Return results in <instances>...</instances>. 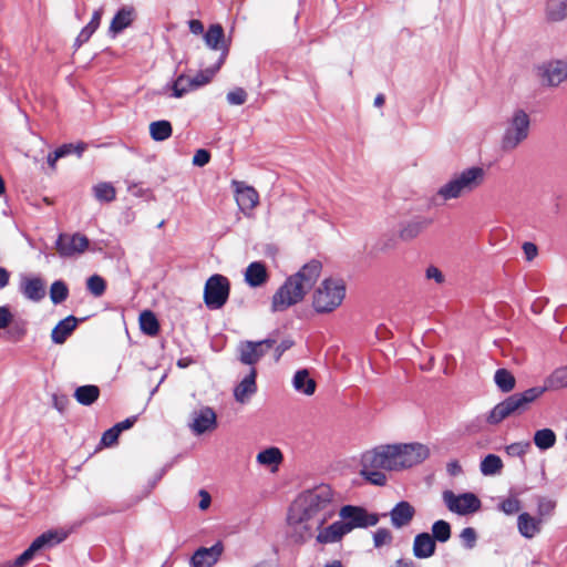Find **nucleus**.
<instances>
[{
    "label": "nucleus",
    "mask_w": 567,
    "mask_h": 567,
    "mask_svg": "<svg viewBox=\"0 0 567 567\" xmlns=\"http://www.w3.org/2000/svg\"><path fill=\"white\" fill-rule=\"evenodd\" d=\"M430 456L427 445L412 443L381 444L361 455V476L375 486H384L386 472H402L423 463Z\"/></svg>",
    "instance_id": "nucleus-1"
},
{
    "label": "nucleus",
    "mask_w": 567,
    "mask_h": 567,
    "mask_svg": "<svg viewBox=\"0 0 567 567\" xmlns=\"http://www.w3.org/2000/svg\"><path fill=\"white\" fill-rule=\"evenodd\" d=\"M321 268L319 261L311 260L303 265L298 272L288 277L272 296L271 310L274 312L284 311L300 302L318 281Z\"/></svg>",
    "instance_id": "nucleus-2"
},
{
    "label": "nucleus",
    "mask_w": 567,
    "mask_h": 567,
    "mask_svg": "<svg viewBox=\"0 0 567 567\" xmlns=\"http://www.w3.org/2000/svg\"><path fill=\"white\" fill-rule=\"evenodd\" d=\"M290 508L321 527L337 512L333 492L328 485H319L301 493L290 505Z\"/></svg>",
    "instance_id": "nucleus-3"
},
{
    "label": "nucleus",
    "mask_w": 567,
    "mask_h": 567,
    "mask_svg": "<svg viewBox=\"0 0 567 567\" xmlns=\"http://www.w3.org/2000/svg\"><path fill=\"white\" fill-rule=\"evenodd\" d=\"M486 172L483 167L472 166L455 173L451 179L443 184L436 192V197L444 202L466 196L485 181Z\"/></svg>",
    "instance_id": "nucleus-4"
},
{
    "label": "nucleus",
    "mask_w": 567,
    "mask_h": 567,
    "mask_svg": "<svg viewBox=\"0 0 567 567\" xmlns=\"http://www.w3.org/2000/svg\"><path fill=\"white\" fill-rule=\"evenodd\" d=\"M546 391H549L546 383L543 386H534L520 393H515L507 396L502 402L497 403L488 413L486 421L492 425L501 423L503 420L514 415L520 414L528 409V406L539 399Z\"/></svg>",
    "instance_id": "nucleus-5"
},
{
    "label": "nucleus",
    "mask_w": 567,
    "mask_h": 567,
    "mask_svg": "<svg viewBox=\"0 0 567 567\" xmlns=\"http://www.w3.org/2000/svg\"><path fill=\"white\" fill-rule=\"evenodd\" d=\"M530 130L529 115L522 109H516L505 122L501 147L504 152L516 150L527 140Z\"/></svg>",
    "instance_id": "nucleus-6"
},
{
    "label": "nucleus",
    "mask_w": 567,
    "mask_h": 567,
    "mask_svg": "<svg viewBox=\"0 0 567 567\" xmlns=\"http://www.w3.org/2000/svg\"><path fill=\"white\" fill-rule=\"evenodd\" d=\"M346 297V286L341 279H324L313 292L312 306L319 313L336 310Z\"/></svg>",
    "instance_id": "nucleus-7"
},
{
    "label": "nucleus",
    "mask_w": 567,
    "mask_h": 567,
    "mask_svg": "<svg viewBox=\"0 0 567 567\" xmlns=\"http://www.w3.org/2000/svg\"><path fill=\"white\" fill-rule=\"evenodd\" d=\"M321 528L305 516L289 508L287 516V537L293 544H305Z\"/></svg>",
    "instance_id": "nucleus-8"
},
{
    "label": "nucleus",
    "mask_w": 567,
    "mask_h": 567,
    "mask_svg": "<svg viewBox=\"0 0 567 567\" xmlns=\"http://www.w3.org/2000/svg\"><path fill=\"white\" fill-rule=\"evenodd\" d=\"M442 498L446 507L458 515H467L481 508V501L473 493L454 494L452 491H444Z\"/></svg>",
    "instance_id": "nucleus-9"
},
{
    "label": "nucleus",
    "mask_w": 567,
    "mask_h": 567,
    "mask_svg": "<svg viewBox=\"0 0 567 567\" xmlns=\"http://www.w3.org/2000/svg\"><path fill=\"white\" fill-rule=\"evenodd\" d=\"M275 346V340L265 339L260 341H241L238 344V358L244 364L251 368Z\"/></svg>",
    "instance_id": "nucleus-10"
},
{
    "label": "nucleus",
    "mask_w": 567,
    "mask_h": 567,
    "mask_svg": "<svg viewBox=\"0 0 567 567\" xmlns=\"http://www.w3.org/2000/svg\"><path fill=\"white\" fill-rule=\"evenodd\" d=\"M90 245L86 236L75 234H61L55 243L58 254L63 258H72L83 254Z\"/></svg>",
    "instance_id": "nucleus-11"
},
{
    "label": "nucleus",
    "mask_w": 567,
    "mask_h": 567,
    "mask_svg": "<svg viewBox=\"0 0 567 567\" xmlns=\"http://www.w3.org/2000/svg\"><path fill=\"white\" fill-rule=\"evenodd\" d=\"M340 516L349 528V533L354 528H364L375 526L379 523L377 514H370L362 507L347 505L340 509Z\"/></svg>",
    "instance_id": "nucleus-12"
},
{
    "label": "nucleus",
    "mask_w": 567,
    "mask_h": 567,
    "mask_svg": "<svg viewBox=\"0 0 567 567\" xmlns=\"http://www.w3.org/2000/svg\"><path fill=\"white\" fill-rule=\"evenodd\" d=\"M231 185L234 187L235 199L239 210L245 216L251 217L254 209L259 204L258 192L254 187L238 181H233Z\"/></svg>",
    "instance_id": "nucleus-13"
},
{
    "label": "nucleus",
    "mask_w": 567,
    "mask_h": 567,
    "mask_svg": "<svg viewBox=\"0 0 567 567\" xmlns=\"http://www.w3.org/2000/svg\"><path fill=\"white\" fill-rule=\"evenodd\" d=\"M544 83L556 86L567 79V62L550 61L539 68Z\"/></svg>",
    "instance_id": "nucleus-14"
},
{
    "label": "nucleus",
    "mask_w": 567,
    "mask_h": 567,
    "mask_svg": "<svg viewBox=\"0 0 567 567\" xmlns=\"http://www.w3.org/2000/svg\"><path fill=\"white\" fill-rule=\"evenodd\" d=\"M256 377V369L250 368L248 374L245 375L243 380L235 386L234 396L238 403H248L251 396L257 392Z\"/></svg>",
    "instance_id": "nucleus-15"
},
{
    "label": "nucleus",
    "mask_w": 567,
    "mask_h": 567,
    "mask_svg": "<svg viewBox=\"0 0 567 567\" xmlns=\"http://www.w3.org/2000/svg\"><path fill=\"white\" fill-rule=\"evenodd\" d=\"M415 515V508L405 501L398 503L390 512L391 524L395 528L408 526Z\"/></svg>",
    "instance_id": "nucleus-16"
},
{
    "label": "nucleus",
    "mask_w": 567,
    "mask_h": 567,
    "mask_svg": "<svg viewBox=\"0 0 567 567\" xmlns=\"http://www.w3.org/2000/svg\"><path fill=\"white\" fill-rule=\"evenodd\" d=\"M436 550V543L429 533H420L414 537L412 551L414 557L426 559L432 557Z\"/></svg>",
    "instance_id": "nucleus-17"
},
{
    "label": "nucleus",
    "mask_w": 567,
    "mask_h": 567,
    "mask_svg": "<svg viewBox=\"0 0 567 567\" xmlns=\"http://www.w3.org/2000/svg\"><path fill=\"white\" fill-rule=\"evenodd\" d=\"M291 383L296 392L307 396L312 395L317 389L316 380L310 375V371L307 369L296 371Z\"/></svg>",
    "instance_id": "nucleus-18"
},
{
    "label": "nucleus",
    "mask_w": 567,
    "mask_h": 567,
    "mask_svg": "<svg viewBox=\"0 0 567 567\" xmlns=\"http://www.w3.org/2000/svg\"><path fill=\"white\" fill-rule=\"evenodd\" d=\"M20 288L23 296L34 302L40 301L45 296L44 282L38 277H23Z\"/></svg>",
    "instance_id": "nucleus-19"
},
{
    "label": "nucleus",
    "mask_w": 567,
    "mask_h": 567,
    "mask_svg": "<svg viewBox=\"0 0 567 567\" xmlns=\"http://www.w3.org/2000/svg\"><path fill=\"white\" fill-rule=\"evenodd\" d=\"M349 533V528L346 526L343 520L334 522L326 528H320L317 534V542L320 544H330L340 540L346 534Z\"/></svg>",
    "instance_id": "nucleus-20"
},
{
    "label": "nucleus",
    "mask_w": 567,
    "mask_h": 567,
    "mask_svg": "<svg viewBox=\"0 0 567 567\" xmlns=\"http://www.w3.org/2000/svg\"><path fill=\"white\" fill-rule=\"evenodd\" d=\"M268 278L267 268L260 261H254L246 268L245 281L249 287H261L268 281Z\"/></svg>",
    "instance_id": "nucleus-21"
},
{
    "label": "nucleus",
    "mask_w": 567,
    "mask_h": 567,
    "mask_svg": "<svg viewBox=\"0 0 567 567\" xmlns=\"http://www.w3.org/2000/svg\"><path fill=\"white\" fill-rule=\"evenodd\" d=\"M135 19V9L131 6L122 7L110 24V32L113 34H117L122 32L124 29L130 27Z\"/></svg>",
    "instance_id": "nucleus-22"
},
{
    "label": "nucleus",
    "mask_w": 567,
    "mask_h": 567,
    "mask_svg": "<svg viewBox=\"0 0 567 567\" xmlns=\"http://www.w3.org/2000/svg\"><path fill=\"white\" fill-rule=\"evenodd\" d=\"M256 461L259 465L269 467L270 471L275 473L282 463L284 455L278 447L271 446L260 451L256 456Z\"/></svg>",
    "instance_id": "nucleus-23"
},
{
    "label": "nucleus",
    "mask_w": 567,
    "mask_h": 567,
    "mask_svg": "<svg viewBox=\"0 0 567 567\" xmlns=\"http://www.w3.org/2000/svg\"><path fill=\"white\" fill-rule=\"evenodd\" d=\"M76 324L78 319L73 316H69L61 320L51 332L52 341L56 344H62L76 328Z\"/></svg>",
    "instance_id": "nucleus-24"
},
{
    "label": "nucleus",
    "mask_w": 567,
    "mask_h": 567,
    "mask_svg": "<svg viewBox=\"0 0 567 567\" xmlns=\"http://www.w3.org/2000/svg\"><path fill=\"white\" fill-rule=\"evenodd\" d=\"M517 526L522 536L533 538L540 532L542 520L530 516L528 513H523L518 516Z\"/></svg>",
    "instance_id": "nucleus-25"
},
{
    "label": "nucleus",
    "mask_w": 567,
    "mask_h": 567,
    "mask_svg": "<svg viewBox=\"0 0 567 567\" xmlns=\"http://www.w3.org/2000/svg\"><path fill=\"white\" fill-rule=\"evenodd\" d=\"M213 425V410L210 408H204L199 411L194 412L193 423L190 424L192 430L200 434L207 431Z\"/></svg>",
    "instance_id": "nucleus-26"
},
{
    "label": "nucleus",
    "mask_w": 567,
    "mask_h": 567,
    "mask_svg": "<svg viewBox=\"0 0 567 567\" xmlns=\"http://www.w3.org/2000/svg\"><path fill=\"white\" fill-rule=\"evenodd\" d=\"M229 40L225 38L221 25L215 24V53L219 52L218 62L215 63V72L220 68L228 55Z\"/></svg>",
    "instance_id": "nucleus-27"
},
{
    "label": "nucleus",
    "mask_w": 567,
    "mask_h": 567,
    "mask_svg": "<svg viewBox=\"0 0 567 567\" xmlns=\"http://www.w3.org/2000/svg\"><path fill=\"white\" fill-rule=\"evenodd\" d=\"M66 536L68 534L63 530H49L37 537L32 543L40 550L60 544Z\"/></svg>",
    "instance_id": "nucleus-28"
},
{
    "label": "nucleus",
    "mask_w": 567,
    "mask_h": 567,
    "mask_svg": "<svg viewBox=\"0 0 567 567\" xmlns=\"http://www.w3.org/2000/svg\"><path fill=\"white\" fill-rule=\"evenodd\" d=\"M100 396V389L96 385L87 384L75 389L74 398L82 405L93 404Z\"/></svg>",
    "instance_id": "nucleus-29"
},
{
    "label": "nucleus",
    "mask_w": 567,
    "mask_h": 567,
    "mask_svg": "<svg viewBox=\"0 0 567 567\" xmlns=\"http://www.w3.org/2000/svg\"><path fill=\"white\" fill-rule=\"evenodd\" d=\"M429 225V221L424 219L411 220L404 224L400 231L399 236L403 240H412L416 238Z\"/></svg>",
    "instance_id": "nucleus-30"
},
{
    "label": "nucleus",
    "mask_w": 567,
    "mask_h": 567,
    "mask_svg": "<svg viewBox=\"0 0 567 567\" xmlns=\"http://www.w3.org/2000/svg\"><path fill=\"white\" fill-rule=\"evenodd\" d=\"M229 290V280L221 275H215V309L221 308L226 303Z\"/></svg>",
    "instance_id": "nucleus-31"
},
{
    "label": "nucleus",
    "mask_w": 567,
    "mask_h": 567,
    "mask_svg": "<svg viewBox=\"0 0 567 567\" xmlns=\"http://www.w3.org/2000/svg\"><path fill=\"white\" fill-rule=\"evenodd\" d=\"M546 17L550 21H561L567 18V0H548Z\"/></svg>",
    "instance_id": "nucleus-32"
},
{
    "label": "nucleus",
    "mask_w": 567,
    "mask_h": 567,
    "mask_svg": "<svg viewBox=\"0 0 567 567\" xmlns=\"http://www.w3.org/2000/svg\"><path fill=\"white\" fill-rule=\"evenodd\" d=\"M494 382L503 393L513 391L516 385L515 377L507 369L496 370L494 374Z\"/></svg>",
    "instance_id": "nucleus-33"
},
{
    "label": "nucleus",
    "mask_w": 567,
    "mask_h": 567,
    "mask_svg": "<svg viewBox=\"0 0 567 567\" xmlns=\"http://www.w3.org/2000/svg\"><path fill=\"white\" fill-rule=\"evenodd\" d=\"M173 128L168 121H155L150 124V135L156 142H163L172 136Z\"/></svg>",
    "instance_id": "nucleus-34"
},
{
    "label": "nucleus",
    "mask_w": 567,
    "mask_h": 567,
    "mask_svg": "<svg viewBox=\"0 0 567 567\" xmlns=\"http://www.w3.org/2000/svg\"><path fill=\"white\" fill-rule=\"evenodd\" d=\"M140 327L145 334L151 337L156 336L159 331L158 320L150 310H145L140 315Z\"/></svg>",
    "instance_id": "nucleus-35"
},
{
    "label": "nucleus",
    "mask_w": 567,
    "mask_h": 567,
    "mask_svg": "<svg viewBox=\"0 0 567 567\" xmlns=\"http://www.w3.org/2000/svg\"><path fill=\"white\" fill-rule=\"evenodd\" d=\"M213 547H200L190 557L189 567H212Z\"/></svg>",
    "instance_id": "nucleus-36"
},
{
    "label": "nucleus",
    "mask_w": 567,
    "mask_h": 567,
    "mask_svg": "<svg viewBox=\"0 0 567 567\" xmlns=\"http://www.w3.org/2000/svg\"><path fill=\"white\" fill-rule=\"evenodd\" d=\"M548 390H558L567 386V367L556 369L544 381Z\"/></svg>",
    "instance_id": "nucleus-37"
},
{
    "label": "nucleus",
    "mask_w": 567,
    "mask_h": 567,
    "mask_svg": "<svg viewBox=\"0 0 567 567\" xmlns=\"http://www.w3.org/2000/svg\"><path fill=\"white\" fill-rule=\"evenodd\" d=\"M534 443L539 450H548L556 443V434L550 429L538 430L534 434Z\"/></svg>",
    "instance_id": "nucleus-38"
},
{
    "label": "nucleus",
    "mask_w": 567,
    "mask_h": 567,
    "mask_svg": "<svg viewBox=\"0 0 567 567\" xmlns=\"http://www.w3.org/2000/svg\"><path fill=\"white\" fill-rule=\"evenodd\" d=\"M503 468V462L499 456L495 454H488L481 462V472L488 476L495 475Z\"/></svg>",
    "instance_id": "nucleus-39"
},
{
    "label": "nucleus",
    "mask_w": 567,
    "mask_h": 567,
    "mask_svg": "<svg viewBox=\"0 0 567 567\" xmlns=\"http://www.w3.org/2000/svg\"><path fill=\"white\" fill-rule=\"evenodd\" d=\"M431 530V536L435 543H446L451 538V525L446 520L440 519L434 522Z\"/></svg>",
    "instance_id": "nucleus-40"
},
{
    "label": "nucleus",
    "mask_w": 567,
    "mask_h": 567,
    "mask_svg": "<svg viewBox=\"0 0 567 567\" xmlns=\"http://www.w3.org/2000/svg\"><path fill=\"white\" fill-rule=\"evenodd\" d=\"M94 196L100 202H112L115 199V188L111 183H99L93 187Z\"/></svg>",
    "instance_id": "nucleus-41"
},
{
    "label": "nucleus",
    "mask_w": 567,
    "mask_h": 567,
    "mask_svg": "<svg viewBox=\"0 0 567 567\" xmlns=\"http://www.w3.org/2000/svg\"><path fill=\"white\" fill-rule=\"evenodd\" d=\"M173 96L174 97H182L186 93L193 91V87L190 86V75H179L173 83Z\"/></svg>",
    "instance_id": "nucleus-42"
},
{
    "label": "nucleus",
    "mask_w": 567,
    "mask_h": 567,
    "mask_svg": "<svg viewBox=\"0 0 567 567\" xmlns=\"http://www.w3.org/2000/svg\"><path fill=\"white\" fill-rule=\"evenodd\" d=\"M69 289L63 281H54L50 288V298L53 303L58 305L68 298Z\"/></svg>",
    "instance_id": "nucleus-43"
},
{
    "label": "nucleus",
    "mask_w": 567,
    "mask_h": 567,
    "mask_svg": "<svg viewBox=\"0 0 567 567\" xmlns=\"http://www.w3.org/2000/svg\"><path fill=\"white\" fill-rule=\"evenodd\" d=\"M393 535L388 528H379L373 534V544L375 548L391 545Z\"/></svg>",
    "instance_id": "nucleus-44"
},
{
    "label": "nucleus",
    "mask_w": 567,
    "mask_h": 567,
    "mask_svg": "<svg viewBox=\"0 0 567 567\" xmlns=\"http://www.w3.org/2000/svg\"><path fill=\"white\" fill-rule=\"evenodd\" d=\"M213 79V71L209 69L203 70L195 75H190V86L194 90H197L210 82Z\"/></svg>",
    "instance_id": "nucleus-45"
},
{
    "label": "nucleus",
    "mask_w": 567,
    "mask_h": 567,
    "mask_svg": "<svg viewBox=\"0 0 567 567\" xmlns=\"http://www.w3.org/2000/svg\"><path fill=\"white\" fill-rule=\"evenodd\" d=\"M86 286L87 289L96 297L102 296L106 288L104 279L97 275L91 276L87 279Z\"/></svg>",
    "instance_id": "nucleus-46"
},
{
    "label": "nucleus",
    "mask_w": 567,
    "mask_h": 567,
    "mask_svg": "<svg viewBox=\"0 0 567 567\" xmlns=\"http://www.w3.org/2000/svg\"><path fill=\"white\" fill-rule=\"evenodd\" d=\"M73 145L72 144H64L62 145L61 147H59L58 150H55L53 153H50L48 155V164L49 166L54 169L55 168V163L59 158H62L64 156H66L68 154H70L72 151H73Z\"/></svg>",
    "instance_id": "nucleus-47"
},
{
    "label": "nucleus",
    "mask_w": 567,
    "mask_h": 567,
    "mask_svg": "<svg viewBox=\"0 0 567 567\" xmlns=\"http://www.w3.org/2000/svg\"><path fill=\"white\" fill-rule=\"evenodd\" d=\"M530 449V443L528 441L525 442H516L508 446H506V453L511 456H523Z\"/></svg>",
    "instance_id": "nucleus-48"
},
{
    "label": "nucleus",
    "mask_w": 567,
    "mask_h": 567,
    "mask_svg": "<svg viewBox=\"0 0 567 567\" xmlns=\"http://www.w3.org/2000/svg\"><path fill=\"white\" fill-rule=\"evenodd\" d=\"M499 507L505 514L512 515L520 509V502L516 496H511L504 499Z\"/></svg>",
    "instance_id": "nucleus-49"
},
{
    "label": "nucleus",
    "mask_w": 567,
    "mask_h": 567,
    "mask_svg": "<svg viewBox=\"0 0 567 567\" xmlns=\"http://www.w3.org/2000/svg\"><path fill=\"white\" fill-rule=\"evenodd\" d=\"M39 551V549L35 547V545L32 543L28 549H25L20 556H18L16 558L14 561H12V565L14 567H22L24 566L28 561H30L34 554Z\"/></svg>",
    "instance_id": "nucleus-50"
},
{
    "label": "nucleus",
    "mask_w": 567,
    "mask_h": 567,
    "mask_svg": "<svg viewBox=\"0 0 567 567\" xmlns=\"http://www.w3.org/2000/svg\"><path fill=\"white\" fill-rule=\"evenodd\" d=\"M246 100L247 93L241 87H236L227 94V102L231 105H241L246 102Z\"/></svg>",
    "instance_id": "nucleus-51"
},
{
    "label": "nucleus",
    "mask_w": 567,
    "mask_h": 567,
    "mask_svg": "<svg viewBox=\"0 0 567 567\" xmlns=\"http://www.w3.org/2000/svg\"><path fill=\"white\" fill-rule=\"evenodd\" d=\"M460 537L466 548L472 549L475 546L477 536L474 528L465 527L462 529Z\"/></svg>",
    "instance_id": "nucleus-52"
},
{
    "label": "nucleus",
    "mask_w": 567,
    "mask_h": 567,
    "mask_svg": "<svg viewBox=\"0 0 567 567\" xmlns=\"http://www.w3.org/2000/svg\"><path fill=\"white\" fill-rule=\"evenodd\" d=\"M209 161H210L209 151L200 148V150H197L196 153L194 154L192 163L194 166L203 167L206 164H208Z\"/></svg>",
    "instance_id": "nucleus-53"
},
{
    "label": "nucleus",
    "mask_w": 567,
    "mask_h": 567,
    "mask_svg": "<svg viewBox=\"0 0 567 567\" xmlns=\"http://www.w3.org/2000/svg\"><path fill=\"white\" fill-rule=\"evenodd\" d=\"M425 277L429 280H434L439 285H442L445 281L443 272L435 266H430L426 268Z\"/></svg>",
    "instance_id": "nucleus-54"
},
{
    "label": "nucleus",
    "mask_w": 567,
    "mask_h": 567,
    "mask_svg": "<svg viewBox=\"0 0 567 567\" xmlns=\"http://www.w3.org/2000/svg\"><path fill=\"white\" fill-rule=\"evenodd\" d=\"M13 321V315L11 313L9 307L1 306L0 307V330L8 328Z\"/></svg>",
    "instance_id": "nucleus-55"
},
{
    "label": "nucleus",
    "mask_w": 567,
    "mask_h": 567,
    "mask_svg": "<svg viewBox=\"0 0 567 567\" xmlns=\"http://www.w3.org/2000/svg\"><path fill=\"white\" fill-rule=\"evenodd\" d=\"M118 435V429L113 426L104 432L101 442L105 446H111L117 441Z\"/></svg>",
    "instance_id": "nucleus-56"
},
{
    "label": "nucleus",
    "mask_w": 567,
    "mask_h": 567,
    "mask_svg": "<svg viewBox=\"0 0 567 567\" xmlns=\"http://www.w3.org/2000/svg\"><path fill=\"white\" fill-rule=\"evenodd\" d=\"M204 299H205V303L212 308L213 307V276L209 277L207 280H206V284H205V291H204Z\"/></svg>",
    "instance_id": "nucleus-57"
},
{
    "label": "nucleus",
    "mask_w": 567,
    "mask_h": 567,
    "mask_svg": "<svg viewBox=\"0 0 567 567\" xmlns=\"http://www.w3.org/2000/svg\"><path fill=\"white\" fill-rule=\"evenodd\" d=\"M555 507V503L550 499L542 498L538 503V512L540 515L550 514Z\"/></svg>",
    "instance_id": "nucleus-58"
},
{
    "label": "nucleus",
    "mask_w": 567,
    "mask_h": 567,
    "mask_svg": "<svg viewBox=\"0 0 567 567\" xmlns=\"http://www.w3.org/2000/svg\"><path fill=\"white\" fill-rule=\"evenodd\" d=\"M293 342L289 339L282 340L275 349V359L278 361L282 353L292 347Z\"/></svg>",
    "instance_id": "nucleus-59"
},
{
    "label": "nucleus",
    "mask_w": 567,
    "mask_h": 567,
    "mask_svg": "<svg viewBox=\"0 0 567 567\" xmlns=\"http://www.w3.org/2000/svg\"><path fill=\"white\" fill-rule=\"evenodd\" d=\"M69 404V399L65 395H53V406L59 411L63 412Z\"/></svg>",
    "instance_id": "nucleus-60"
},
{
    "label": "nucleus",
    "mask_w": 567,
    "mask_h": 567,
    "mask_svg": "<svg viewBox=\"0 0 567 567\" xmlns=\"http://www.w3.org/2000/svg\"><path fill=\"white\" fill-rule=\"evenodd\" d=\"M93 32H91L86 27H84L81 32L79 33L78 38L75 39V48H80L83 43L89 41V39L92 37Z\"/></svg>",
    "instance_id": "nucleus-61"
},
{
    "label": "nucleus",
    "mask_w": 567,
    "mask_h": 567,
    "mask_svg": "<svg viewBox=\"0 0 567 567\" xmlns=\"http://www.w3.org/2000/svg\"><path fill=\"white\" fill-rule=\"evenodd\" d=\"M523 250L527 260L534 259L537 255V247L533 243H525Z\"/></svg>",
    "instance_id": "nucleus-62"
},
{
    "label": "nucleus",
    "mask_w": 567,
    "mask_h": 567,
    "mask_svg": "<svg viewBox=\"0 0 567 567\" xmlns=\"http://www.w3.org/2000/svg\"><path fill=\"white\" fill-rule=\"evenodd\" d=\"M446 471L451 476H457L462 473V466L454 460L446 464Z\"/></svg>",
    "instance_id": "nucleus-63"
},
{
    "label": "nucleus",
    "mask_w": 567,
    "mask_h": 567,
    "mask_svg": "<svg viewBox=\"0 0 567 567\" xmlns=\"http://www.w3.org/2000/svg\"><path fill=\"white\" fill-rule=\"evenodd\" d=\"M199 494H200L202 499H200L198 506L200 509H207L210 505L212 497H210L209 493L206 491H200Z\"/></svg>",
    "instance_id": "nucleus-64"
}]
</instances>
